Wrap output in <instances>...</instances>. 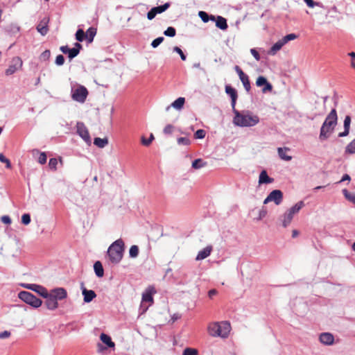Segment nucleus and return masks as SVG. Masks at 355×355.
Here are the masks:
<instances>
[{
    "instance_id": "45",
    "label": "nucleus",
    "mask_w": 355,
    "mask_h": 355,
    "mask_svg": "<svg viewBox=\"0 0 355 355\" xmlns=\"http://www.w3.org/2000/svg\"><path fill=\"white\" fill-rule=\"evenodd\" d=\"M50 55H51V52L49 50H45L44 51H43L40 56V59L41 60H44V61H46L47 60L49 59L50 58Z\"/></svg>"
},
{
    "instance_id": "48",
    "label": "nucleus",
    "mask_w": 355,
    "mask_h": 355,
    "mask_svg": "<svg viewBox=\"0 0 355 355\" xmlns=\"http://www.w3.org/2000/svg\"><path fill=\"white\" fill-rule=\"evenodd\" d=\"M178 143L180 145L188 146L190 144V140L187 137H180L178 139Z\"/></svg>"
},
{
    "instance_id": "46",
    "label": "nucleus",
    "mask_w": 355,
    "mask_h": 355,
    "mask_svg": "<svg viewBox=\"0 0 355 355\" xmlns=\"http://www.w3.org/2000/svg\"><path fill=\"white\" fill-rule=\"evenodd\" d=\"M205 135H206V132L204 130H198L195 134H194V137L196 139H203L205 138Z\"/></svg>"
},
{
    "instance_id": "20",
    "label": "nucleus",
    "mask_w": 355,
    "mask_h": 355,
    "mask_svg": "<svg viewBox=\"0 0 355 355\" xmlns=\"http://www.w3.org/2000/svg\"><path fill=\"white\" fill-rule=\"evenodd\" d=\"M178 318H179L178 316H175V315L171 317L169 313L168 310L166 309L164 313H160V318H159L160 325H163L166 322H170L171 320H172V322H173Z\"/></svg>"
},
{
    "instance_id": "31",
    "label": "nucleus",
    "mask_w": 355,
    "mask_h": 355,
    "mask_svg": "<svg viewBox=\"0 0 355 355\" xmlns=\"http://www.w3.org/2000/svg\"><path fill=\"white\" fill-rule=\"evenodd\" d=\"M108 144L107 138L96 137L94 140V144L98 148H104Z\"/></svg>"
},
{
    "instance_id": "40",
    "label": "nucleus",
    "mask_w": 355,
    "mask_h": 355,
    "mask_svg": "<svg viewBox=\"0 0 355 355\" xmlns=\"http://www.w3.org/2000/svg\"><path fill=\"white\" fill-rule=\"evenodd\" d=\"M76 40L82 42L85 40V33L82 29H78L76 33Z\"/></svg>"
},
{
    "instance_id": "41",
    "label": "nucleus",
    "mask_w": 355,
    "mask_h": 355,
    "mask_svg": "<svg viewBox=\"0 0 355 355\" xmlns=\"http://www.w3.org/2000/svg\"><path fill=\"white\" fill-rule=\"evenodd\" d=\"M0 162L6 164V168H11V163L10 161L5 157L3 153H0Z\"/></svg>"
},
{
    "instance_id": "15",
    "label": "nucleus",
    "mask_w": 355,
    "mask_h": 355,
    "mask_svg": "<svg viewBox=\"0 0 355 355\" xmlns=\"http://www.w3.org/2000/svg\"><path fill=\"white\" fill-rule=\"evenodd\" d=\"M256 85L257 87L264 86L262 89L263 93L270 92L272 89V85L268 82L267 79L263 76H259L256 80Z\"/></svg>"
},
{
    "instance_id": "28",
    "label": "nucleus",
    "mask_w": 355,
    "mask_h": 355,
    "mask_svg": "<svg viewBox=\"0 0 355 355\" xmlns=\"http://www.w3.org/2000/svg\"><path fill=\"white\" fill-rule=\"evenodd\" d=\"M216 20V26L221 30H226L228 27L227 20L221 16H218Z\"/></svg>"
},
{
    "instance_id": "32",
    "label": "nucleus",
    "mask_w": 355,
    "mask_h": 355,
    "mask_svg": "<svg viewBox=\"0 0 355 355\" xmlns=\"http://www.w3.org/2000/svg\"><path fill=\"white\" fill-rule=\"evenodd\" d=\"M184 103L185 98L184 97H179L171 104V105L176 110H180L183 107Z\"/></svg>"
},
{
    "instance_id": "33",
    "label": "nucleus",
    "mask_w": 355,
    "mask_h": 355,
    "mask_svg": "<svg viewBox=\"0 0 355 355\" xmlns=\"http://www.w3.org/2000/svg\"><path fill=\"white\" fill-rule=\"evenodd\" d=\"M304 204L303 201H300L296 203L293 207L290 208L288 211L292 214L293 216L295 214L299 212V211L304 207Z\"/></svg>"
},
{
    "instance_id": "23",
    "label": "nucleus",
    "mask_w": 355,
    "mask_h": 355,
    "mask_svg": "<svg viewBox=\"0 0 355 355\" xmlns=\"http://www.w3.org/2000/svg\"><path fill=\"white\" fill-rule=\"evenodd\" d=\"M60 50L64 54H67L70 60H72L78 55V52H76V50L73 49V48L70 49L67 45L60 46Z\"/></svg>"
},
{
    "instance_id": "2",
    "label": "nucleus",
    "mask_w": 355,
    "mask_h": 355,
    "mask_svg": "<svg viewBox=\"0 0 355 355\" xmlns=\"http://www.w3.org/2000/svg\"><path fill=\"white\" fill-rule=\"evenodd\" d=\"M234 114L233 123L240 127H250L257 125L259 119L257 116L253 115L249 112H240L236 108L232 110Z\"/></svg>"
},
{
    "instance_id": "39",
    "label": "nucleus",
    "mask_w": 355,
    "mask_h": 355,
    "mask_svg": "<svg viewBox=\"0 0 355 355\" xmlns=\"http://www.w3.org/2000/svg\"><path fill=\"white\" fill-rule=\"evenodd\" d=\"M345 153L348 154H355V139L352 140L345 148Z\"/></svg>"
},
{
    "instance_id": "5",
    "label": "nucleus",
    "mask_w": 355,
    "mask_h": 355,
    "mask_svg": "<svg viewBox=\"0 0 355 355\" xmlns=\"http://www.w3.org/2000/svg\"><path fill=\"white\" fill-rule=\"evenodd\" d=\"M18 297L33 308H39L42 304V300L28 291H20L18 293Z\"/></svg>"
},
{
    "instance_id": "54",
    "label": "nucleus",
    "mask_w": 355,
    "mask_h": 355,
    "mask_svg": "<svg viewBox=\"0 0 355 355\" xmlns=\"http://www.w3.org/2000/svg\"><path fill=\"white\" fill-rule=\"evenodd\" d=\"M173 50H174V51L177 52L180 55L181 59L182 60H186V55L184 54L183 51L181 50L180 48H179L178 46H175Z\"/></svg>"
},
{
    "instance_id": "16",
    "label": "nucleus",
    "mask_w": 355,
    "mask_h": 355,
    "mask_svg": "<svg viewBox=\"0 0 355 355\" xmlns=\"http://www.w3.org/2000/svg\"><path fill=\"white\" fill-rule=\"evenodd\" d=\"M82 294L84 302L86 303L92 302L96 297V293L93 290H87L83 286V284H82Z\"/></svg>"
},
{
    "instance_id": "60",
    "label": "nucleus",
    "mask_w": 355,
    "mask_h": 355,
    "mask_svg": "<svg viewBox=\"0 0 355 355\" xmlns=\"http://www.w3.org/2000/svg\"><path fill=\"white\" fill-rule=\"evenodd\" d=\"M73 49L76 50V52L79 54L80 51L83 49V46L79 42H76Z\"/></svg>"
},
{
    "instance_id": "22",
    "label": "nucleus",
    "mask_w": 355,
    "mask_h": 355,
    "mask_svg": "<svg viewBox=\"0 0 355 355\" xmlns=\"http://www.w3.org/2000/svg\"><path fill=\"white\" fill-rule=\"evenodd\" d=\"M212 250H213V248L211 245L207 246L206 248H205L203 250H200L198 253V254L196 257V260L200 261V260L206 259L211 254Z\"/></svg>"
},
{
    "instance_id": "8",
    "label": "nucleus",
    "mask_w": 355,
    "mask_h": 355,
    "mask_svg": "<svg viewBox=\"0 0 355 355\" xmlns=\"http://www.w3.org/2000/svg\"><path fill=\"white\" fill-rule=\"evenodd\" d=\"M76 132L86 144L88 145L91 144L92 140L89 130L83 122L78 121L76 123Z\"/></svg>"
},
{
    "instance_id": "63",
    "label": "nucleus",
    "mask_w": 355,
    "mask_h": 355,
    "mask_svg": "<svg viewBox=\"0 0 355 355\" xmlns=\"http://www.w3.org/2000/svg\"><path fill=\"white\" fill-rule=\"evenodd\" d=\"M217 291L215 289H211L209 291L208 295L209 297H212L214 295H216Z\"/></svg>"
},
{
    "instance_id": "4",
    "label": "nucleus",
    "mask_w": 355,
    "mask_h": 355,
    "mask_svg": "<svg viewBox=\"0 0 355 355\" xmlns=\"http://www.w3.org/2000/svg\"><path fill=\"white\" fill-rule=\"evenodd\" d=\"M124 242L119 239L113 242L107 250V256L110 261L113 264L119 263L123 255Z\"/></svg>"
},
{
    "instance_id": "50",
    "label": "nucleus",
    "mask_w": 355,
    "mask_h": 355,
    "mask_svg": "<svg viewBox=\"0 0 355 355\" xmlns=\"http://www.w3.org/2000/svg\"><path fill=\"white\" fill-rule=\"evenodd\" d=\"M47 157L45 153H41L38 157V162L44 164L46 162Z\"/></svg>"
},
{
    "instance_id": "21",
    "label": "nucleus",
    "mask_w": 355,
    "mask_h": 355,
    "mask_svg": "<svg viewBox=\"0 0 355 355\" xmlns=\"http://www.w3.org/2000/svg\"><path fill=\"white\" fill-rule=\"evenodd\" d=\"M30 290L35 291L42 297L47 296V293H49L45 287L35 284H33L32 286H30Z\"/></svg>"
},
{
    "instance_id": "13",
    "label": "nucleus",
    "mask_w": 355,
    "mask_h": 355,
    "mask_svg": "<svg viewBox=\"0 0 355 355\" xmlns=\"http://www.w3.org/2000/svg\"><path fill=\"white\" fill-rule=\"evenodd\" d=\"M235 70L237 72L245 89L248 92L250 90L251 87L248 75H246L239 66L235 67Z\"/></svg>"
},
{
    "instance_id": "43",
    "label": "nucleus",
    "mask_w": 355,
    "mask_h": 355,
    "mask_svg": "<svg viewBox=\"0 0 355 355\" xmlns=\"http://www.w3.org/2000/svg\"><path fill=\"white\" fill-rule=\"evenodd\" d=\"M31 216L29 214H24L21 216V223L27 225L31 223Z\"/></svg>"
},
{
    "instance_id": "7",
    "label": "nucleus",
    "mask_w": 355,
    "mask_h": 355,
    "mask_svg": "<svg viewBox=\"0 0 355 355\" xmlns=\"http://www.w3.org/2000/svg\"><path fill=\"white\" fill-rule=\"evenodd\" d=\"M297 37V35L295 33H291L284 36L282 39L277 41L275 44L272 45L270 48V53L272 55H275L278 51H279L282 46L286 44L289 41L295 40Z\"/></svg>"
},
{
    "instance_id": "25",
    "label": "nucleus",
    "mask_w": 355,
    "mask_h": 355,
    "mask_svg": "<svg viewBox=\"0 0 355 355\" xmlns=\"http://www.w3.org/2000/svg\"><path fill=\"white\" fill-rule=\"evenodd\" d=\"M273 182V179L270 178L268 175V173L266 171H262L261 173L259 174V184H270Z\"/></svg>"
},
{
    "instance_id": "9",
    "label": "nucleus",
    "mask_w": 355,
    "mask_h": 355,
    "mask_svg": "<svg viewBox=\"0 0 355 355\" xmlns=\"http://www.w3.org/2000/svg\"><path fill=\"white\" fill-rule=\"evenodd\" d=\"M88 95V91L84 86H79L72 93V98L79 103H84Z\"/></svg>"
},
{
    "instance_id": "61",
    "label": "nucleus",
    "mask_w": 355,
    "mask_h": 355,
    "mask_svg": "<svg viewBox=\"0 0 355 355\" xmlns=\"http://www.w3.org/2000/svg\"><path fill=\"white\" fill-rule=\"evenodd\" d=\"M150 143H151V141L148 139H146L144 137H141V144L144 146H148V145H150Z\"/></svg>"
},
{
    "instance_id": "18",
    "label": "nucleus",
    "mask_w": 355,
    "mask_h": 355,
    "mask_svg": "<svg viewBox=\"0 0 355 355\" xmlns=\"http://www.w3.org/2000/svg\"><path fill=\"white\" fill-rule=\"evenodd\" d=\"M319 339L322 344L326 345H331L334 343V336L331 333H322Z\"/></svg>"
},
{
    "instance_id": "14",
    "label": "nucleus",
    "mask_w": 355,
    "mask_h": 355,
    "mask_svg": "<svg viewBox=\"0 0 355 355\" xmlns=\"http://www.w3.org/2000/svg\"><path fill=\"white\" fill-rule=\"evenodd\" d=\"M49 17H44L40 20L36 26L37 31L43 36L46 35L49 32Z\"/></svg>"
},
{
    "instance_id": "38",
    "label": "nucleus",
    "mask_w": 355,
    "mask_h": 355,
    "mask_svg": "<svg viewBox=\"0 0 355 355\" xmlns=\"http://www.w3.org/2000/svg\"><path fill=\"white\" fill-rule=\"evenodd\" d=\"M139 254V248L136 245H133L130 247L129 250V256L131 258H136Z\"/></svg>"
},
{
    "instance_id": "56",
    "label": "nucleus",
    "mask_w": 355,
    "mask_h": 355,
    "mask_svg": "<svg viewBox=\"0 0 355 355\" xmlns=\"http://www.w3.org/2000/svg\"><path fill=\"white\" fill-rule=\"evenodd\" d=\"M304 1L309 8H313L314 6L319 5V3L315 2L313 0H305Z\"/></svg>"
},
{
    "instance_id": "3",
    "label": "nucleus",
    "mask_w": 355,
    "mask_h": 355,
    "mask_svg": "<svg viewBox=\"0 0 355 355\" xmlns=\"http://www.w3.org/2000/svg\"><path fill=\"white\" fill-rule=\"evenodd\" d=\"M231 330L229 322H213L208 324L207 332L212 337H220L226 338L228 337Z\"/></svg>"
},
{
    "instance_id": "17",
    "label": "nucleus",
    "mask_w": 355,
    "mask_h": 355,
    "mask_svg": "<svg viewBox=\"0 0 355 355\" xmlns=\"http://www.w3.org/2000/svg\"><path fill=\"white\" fill-rule=\"evenodd\" d=\"M44 298L46 299L45 305L49 310L53 311L58 307V301L55 298L52 297L49 293H47V296L44 297Z\"/></svg>"
},
{
    "instance_id": "42",
    "label": "nucleus",
    "mask_w": 355,
    "mask_h": 355,
    "mask_svg": "<svg viewBox=\"0 0 355 355\" xmlns=\"http://www.w3.org/2000/svg\"><path fill=\"white\" fill-rule=\"evenodd\" d=\"M198 353L197 349L187 347L183 351L182 355H198Z\"/></svg>"
},
{
    "instance_id": "24",
    "label": "nucleus",
    "mask_w": 355,
    "mask_h": 355,
    "mask_svg": "<svg viewBox=\"0 0 355 355\" xmlns=\"http://www.w3.org/2000/svg\"><path fill=\"white\" fill-rule=\"evenodd\" d=\"M350 123H351V117L349 116H346L344 119V131L342 132H340L338 134V137H346L349 133V129H350Z\"/></svg>"
},
{
    "instance_id": "26",
    "label": "nucleus",
    "mask_w": 355,
    "mask_h": 355,
    "mask_svg": "<svg viewBox=\"0 0 355 355\" xmlns=\"http://www.w3.org/2000/svg\"><path fill=\"white\" fill-rule=\"evenodd\" d=\"M94 270L98 277H102L104 275V269L100 261H97L94 264Z\"/></svg>"
},
{
    "instance_id": "27",
    "label": "nucleus",
    "mask_w": 355,
    "mask_h": 355,
    "mask_svg": "<svg viewBox=\"0 0 355 355\" xmlns=\"http://www.w3.org/2000/svg\"><path fill=\"white\" fill-rule=\"evenodd\" d=\"M96 35V28L94 27L89 28L85 33V39L88 43L93 42L95 35Z\"/></svg>"
},
{
    "instance_id": "10",
    "label": "nucleus",
    "mask_w": 355,
    "mask_h": 355,
    "mask_svg": "<svg viewBox=\"0 0 355 355\" xmlns=\"http://www.w3.org/2000/svg\"><path fill=\"white\" fill-rule=\"evenodd\" d=\"M23 62L20 57H14L9 65L8 68L6 70V75L10 76L14 74L17 70L22 67Z\"/></svg>"
},
{
    "instance_id": "55",
    "label": "nucleus",
    "mask_w": 355,
    "mask_h": 355,
    "mask_svg": "<svg viewBox=\"0 0 355 355\" xmlns=\"http://www.w3.org/2000/svg\"><path fill=\"white\" fill-rule=\"evenodd\" d=\"M173 129L174 127L172 125H167L164 129V132L167 135L171 134L172 133Z\"/></svg>"
},
{
    "instance_id": "58",
    "label": "nucleus",
    "mask_w": 355,
    "mask_h": 355,
    "mask_svg": "<svg viewBox=\"0 0 355 355\" xmlns=\"http://www.w3.org/2000/svg\"><path fill=\"white\" fill-rule=\"evenodd\" d=\"M250 52L252 53V55L254 56V58L257 60L259 61L260 60V55H259V53H258V51L257 50H255L254 49H252L250 50Z\"/></svg>"
},
{
    "instance_id": "44",
    "label": "nucleus",
    "mask_w": 355,
    "mask_h": 355,
    "mask_svg": "<svg viewBox=\"0 0 355 355\" xmlns=\"http://www.w3.org/2000/svg\"><path fill=\"white\" fill-rule=\"evenodd\" d=\"M176 31L173 27H168L165 31L164 35L168 37H174L175 35Z\"/></svg>"
},
{
    "instance_id": "49",
    "label": "nucleus",
    "mask_w": 355,
    "mask_h": 355,
    "mask_svg": "<svg viewBox=\"0 0 355 355\" xmlns=\"http://www.w3.org/2000/svg\"><path fill=\"white\" fill-rule=\"evenodd\" d=\"M55 64L58 66H61L64 63V58L62 55H57L55 61Z\"/></svg>"
},
{
    "instance_id": "19",
    "label": "nucleus",
    "mask_w": 355,
    "mask_h": 355,
    "mask_svg": "<svg viewBox=\"0 0 355 355\" xmlns=\"http://www.w3.org/2000/svg\"><path fill=\"white\" fill-rule=\"evenodd\" d=\"M225 92L228 95L230 96L231 99H232V103H231L232 107V110H234L235 105H236V99H237V97H238L237 92H236V89L232 87L230 85H226L225 86Z\"/></svg>"
},
{
    "instance_id": "53",
    "label": "nucleus",
    "mask_w": 355,
    "mask_h": 355,
    "mask_svg": "<svg viewBox=\"0 0 355 355\" xmlns=\"http://www.w3.org/2000/svg\"><path fill=\"white\" fill-rule=\"evenodd\" d=\"M148 19L151 20L155 17V7H153L147 14Z\"/></svg>"
},
{
    "instance_id": "51",
    "label": "nucleus",
    "mask_w": 355,
    "mask_h": 355,
    "mask_svg": "<svg viewBox=\"0 0 355 355\" xmlns=\"http://www.w3.org/2000/svg\"><path fill=\"white\" fill-rule=\"evenodd\" d=\"M348 55L351 57L350 66L355 70V53L351 52L348 53Z\"/></svg>"
},
{
    "instance_id": "29",
    "label": "nucleus",
    "mask_w": 355,
    "mask_h": 355,
    "mask_svg": "<svg viewBox=\"0 0 355 355\" xmlns=\"http://www.w3.org/2000/svg\"><path fill=\"white\" fill-rule=\"evenodd\" d=\"M101 340L108 347H114V343L112 342L111 337L104 333H102L100 336Z\"/></svg>"
},
{
    "instance_id": "35",
    "label": "nucleus",
    "mask_w": 355,
    "mask_h": 355,
    "mask_svg": "<svg viewBox=\"0 0 355 355\" xmlns=\"http://www.w3.org/2000/svg\"><path fill=\"white\" fill-rule=\"evenodd\" d=\"M207 166V162H204L202 159H195L192 162V167L195 169H199Z\"/></svg>"
},
{
    "instance_id": "30",
    "label": "nucleus",
    "mask_w": 355,
    "mask_h": 355,
    "mask_svg": "<svg viewBox=\"0 0 355 355\" xmlns=\"http://www.w3.org/2000/svg\"><path fill=\"white\" fill-rule=\"evenodd\" d=\"M289 150L288 148H278V155L280 157L281 159L286 160V161H290L292 159V157L290 155H288L286 154V152Z\"/></svg>"
},
{
    "instance_id": "36",
    "label": "nucleus",
    "mask_w": 355,
    "mask_h": 355,
    "mask_svg": "<svg viewBox=\"0 0 355 355\" xmlns=\"http://www.w3.org/2000/svg\"><path fill=\"white\" fill-rule=\"evenodd\" d=\"M343 193L347 200L355 205V193L349 192L346 189L343 190Z\"/></svg>"
},
{
    "instance_id": "12",
    "label": "nucleus",
    "mask_w": 355,
    "mask_h": 355,
    "mask_svg": "<svg viewBox=\"0 0 355 355\" xmlns=\"http://www.w3.org/2000/svg\"><path fill=\"white\" fill-rule=\"evenodd\" d=\"M49 294L52 296V297L55 298L58 300H62L67 297V290L64 288L59 287L55 288L50 291Z\"/></svg>"
},
{
    "instance_id": "59",
    "label": "nucleus",
    "mask_w": 355,
    "mask_h": 355,
    "mask_svg": "<svg viewBox=\"0 0 355 355\" xmlns=\"http://www.w3.org/2000/svg\"><path fill=\"white\" fill-rule=\"evenodd\" d=\"M10 336V332L8 331H4L0 333V338L4 339L8 338Z\"/></svg>"
},
{
    "instance_id": "37",
    "label": "nucleus",
    "mask_w": 355,
    "mask_h": 355,
    "mask_svg": "<svg viewBox=\"0 0 355 355\" xmlns=\"http://www.w3.org/2000/svg\"><path fill=\"white\" fill-rule=\"evenodd\" d=\"M198 15L204 22H207L209 19L215 21L214 16H209L208 14L204 11H200Z\"/></svg>"
},
{
    "instance_id": "57",
    "label": "nucleus",
    "mask_w": 355,
    "mask_h": 355,
    "mask_svg": "<svg viewBox=\"0 0 355 355\" xmlns=\"http://www.w3.org/2000/svg\"><path fill=\"white\" fill-rule=\"evenodd\" d=\"M1 220L5 224L9 225L11 223V218L8 216H3Z\"/></svg>"
},
{
    "instance_id": "6",
    "label": "nucleus",
    "mask_w": 355,
    "mask_h": 355,
    "mask_svg": "<svg viewBox=\"0 0 355 355\" xmlns=\"http://www.w3.org/2000/svg\"><path fill=\"white\" fill-rule=\"evenodd\" d=\"M154 293H155V288L152 286H149L143 293L141 303L140 305V310L141 311V313L146 311L148 306L153 304V294Z\"/></svg>"
},
{
    "instance_id": "64",
    "label": "nucleus",
    "mask_w": 355,
    "mask_h": 355,
    "mask_svg": "<svg viewBox=\"0 0 355 355\" xmlns=\"http://www.w3.org/2000/svg\"><path fill=\"white\" fill-rule=\"evenodd\" d=\"M345 180H350V177L348 174H345L339 182H343Z\"/></svg>"
},
{
    "instance_id": "11",
    "label": "nucleus",
    "mask_w": 355,
    "mask_h": 355,
    "mask_svg": "<svg viewBox=\"0 0 355 355\" xmlns=\"http://www.w3.org/2000/svg\"><path fill=\"white\" fill-rule=\"evenodd\" d=\"M283 200V193L280 190L276 189L271 191L267 198L264 200L263 203L267 204L273 201L275 205H279Z\"/></svg>"
},
{
    "instance_id": "52",
    "label": "nucleus",
    "mask_w": 355,
    "mask_h": 355,
    "mask_svg": "<svg viewBox=\"0 0 355 355\" xmlns=\"http://www.w3.org/2000/svg\"><path fill=\"white\" fill-rule=\"evenodd\" d=\"M58 160L56 158H51L49 159V165L51 168L56 169Z\"/></svg>"
},
{
    "instance_id": "62",
    "label": "nucleus",
    "mask_w": 355,
    "mask_h": 355,
    "mask_svg": "<svg viewBox=\"0 0 355 355\" xmlns=\"http://www.w3.org/2000/svg\"><path fill=\"white\" fill-rule=\"evenodd\" d=\"M267 214V210L264 208L260 210L259 211V219L264 218Z\"/></svg>"
},
{
    "instance_id": "34",
    "label": "nucleus",
    "mask_w": 355,
    "mask_h": 355,
    "mask_svg": "<svg viewBox=\"0 0 355 355\" xmlns=\"http://www.w3.org/2000/svg\"><path fill=\"white\" fill-rule=\"evenodd\" d=\"M293 218V215L291 214L289 211H287L284 215V219L282 221V225L286 227H287L292 221Z\"/></svg>"
},
{
    "instance_id": "47",
    "label": "nucleus",
    "mask_w": 355,
    "mask_h": 355,
    "mask_svg": "<svg viewBox=\"0 0 355 355\" xmlns=\"http://www.w3.org/2000/svg\"><path fill=\"white\" fill-rule=\"evenodd\" d=\"M169 6V3H166L164 5L157 6V14L164 12Z\"/></svg>"
},
{
    "instance_id": "1",
    "label": "nucleus",
    "mask_w": 355,
    "mask_h": 355,
    "mask_svg": "<svg viewBox=\"0 0 355 355\" xmlns=\"http://www.w3.org/2000/svg\"><path fill=\"white\" fill-rule=\"evenodd\" d=\"M338 123V114L335 108L326 116L320 130L319 139L321 141L327 140L334 132Z\"/></svg>"
}]
</instances>
